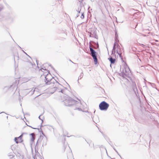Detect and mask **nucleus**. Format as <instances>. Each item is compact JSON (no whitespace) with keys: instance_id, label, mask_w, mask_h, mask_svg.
Here are the masks:
<instances>
[{"instance_id":"nucleus-30","label":"nucleus","mask_w":159,"mask_h":159,"mask_svg":"<svg viewBox=\"0 0 159 159\" xmlns=\"http://www.w3.org/2000/svg\"><path fill=\"white\" fill-rule=\"evenodd\" d=\"M113 149L114 150L117 152V153L120 156V158L122 159L121 157L119 155V154L118 152L116 150L114 147H113Z\"/></svg>"},{"instance_id":"nucleus-31","label":"nucleus","mask_w":159,"mask_h":159,"mask_svg":"<svg viewBox=\"0 0 159 159\" xmlns=\"http://www.w3.org/2000/svg\"><path fill=\"white\" fill-rule=\"evenodd\" d=\"M139 45L140 46L142 47H143V48H145L146 46L145 45H144L143 44H139Z\"/></svg>"},{"instance_id":"nucleus-27","label":"nucleus","mask_w":159,"mask_h":159,"mask_svg":"<svg viewBox=\"0 0 159 159\" xmlns=\"http://www.w3.org/2000/svg\"><path fill=\"white\" fill-rule=\"evenodd\" d=\"M14 61H15V58H17L18 59L19 58V57H18V56H17L16 55H16H14Z\"/></svg>"},{"instance_id":"nucleus-19","label":"nucleus","mask_w":159,"mask_h":159,"mask_svg":"<svg viewBox=\"0 0 159 159\" xmlns=\"http://www.w3.org/2000/svg\"><path fill=\"white\" fill-rule=\"evenodd\" d=\"M94 117H93V122H95V123L97 124L96 122H98L99 121V118H98V116H96V117L97 118V120H95Z\"/></svg>"},{"instance_id":"nucleus-23","label":"nucleus","mask_w":159,"mask_h":159,"mask_svg":"<svg viewBox=\"0 0 159 159\" xmlns=\"http://www.w3.org/2000/svg\"><path fill=\"white\" fill-rule=\"evenodd\" d=\"M116 53L119 55V56L121 58V59H122V57L121 56V54L120 53H119L118 52V50H117V51H116Z\"/></svg>"},{"instance_id":"nucleus-46","label":"nucleus","mask_w":159,"mask_h":159,"mask_svg":"<svg viewBox=\"0 0 159 159\" xmlns=\"http://www.w3.org/2000/svg\"><path fill=\"white\" fill-rule=\"evenodd\" d=\"M8 116H7V118H8Z\"/></svg>"},{"instance_id":"nucleus-21","label":"nucleus","mask_w":159,"mask_h":159,"mask_svg":"<svg viewBox=\"0 0 159 159\" xmlns=\"http://www.w3.org/2000/svg\"><path fill=\"white\" fill-rule=\"evenodd\" d=\"M117 41H115V42L114 44V46H116V45L117 48H119V47H120V46L118 43H117Z\"/></svg>"},{"instance_id":"nucleus-15","label":"nucleus","mask_w":159,"mask_h":159,"mask_svg":"<svg viewBox=\"0 0 159 159\" xmlns=\"http://www.w3.org/2000/svg\"><path fill=\"white\" fill-rule=\"evenodd\" d=\"M3 91L4 92H6L8 91H9V86H5L3 89Z\"/></svg>"},{"instance_id":"nucleus-45","label":"nucleus","mask_w":159,"mask_h":159,"mask_svg":"<svg viewBox=\"0 0 159 159\" xmlns=\"http://www.w3.org/2000/svg\"><path fill=\"white\" fill-rule=\"evenodd\" d=\"M19 101H20V99H19Z\"/></svg>"},{"instance_id":"nucleus-9","label":"nucleus","mask_w":159,"mask_h":159,"mask_svg":"<svg viewBox=\"0 0 159 159\" xmlns=\"http://www.w3.org/2000/svg\"><path fill=\"white\" fill-rule=\"evenodd\" d=\"M90 51L91 52V56L92 57L97 56V53L93 49L90 45L89 46Z\"/></svg>"},{"instance_id":"nucleus-40","label":"nucleus","mask_w":159,"mask_h":159,"mask_svg":"<svg viewBox=\"0 0 159 159\" xmlns=\"http://www.w3.org/2000/svg\"><path fill=\"white\" fill-rule=\"evenodd\" d=\"M25 53L26 54V55H28V56L29 57H30V58H31V57H30V56H29L28 55H27L26 53Z\"/></svg>"},{"instance_id":"nucleus-42","label":"nucleus","mask_w":159,"mask_h":159,"mask_svg":"<svg viewBox=\"0 0 159 159\" xmlns=\"http://www.w3.org/2000/svg\"><path fill=\"white\" fill-rule=\"evenodd\" d=\"M54 93V92H51V93L52 94V93Z\"/></svg>"},{"instance_id":"nucleus-38","label":"nucleus","mask_w":159,"mask_h":159,"mask_svg":"<svg viewBox=\"0 0 159 159\" xmlns=\"http://www.w3.org/2000/svg\"><path fill=\"white\" fill-rule=\"evenodd\" d=\"M69 61H70L71 62H72L73 63H74V62H73L70 59H69Z\"/></svg>"},{"instance_id":"nucleus-16","label":"nucleus","mask_w":159,"mask_h":159,"mask_svg":"<svg viewBox=\"0 0 159 159\" xmlns=\"http://www.w3.org/2000/svg\"><path fill=\"white\" fill-rule=\"evenodd\" d=\"M117 40H118V42L119 40L118 39V35L117 34V33L116 32L115 33V41H117Z\"/></svg>"},{"instance_id":"nucleus-28","label":"nucleus","mask_w":159,"mask_h":159,"mask_svg":"<svg viewBox=\"0 0 159 159\" xmlns=\"http://www.w3.org/2000/svg\"><path fill=\"white\" fill-rule=\"evenodd\" d=\"M133 89L134 91H135V90H137V89L136 86H135V87H134V85H133Z\"/></svg>"},{"instance_id":"nucleus-34","label":"nucleus","mask_w":159,"mask_h":159,"mask_svg":"<svg viewBox=\"0 0 159 159\" xmlns=\"http://www.w3.org/2000/svg\"><path fill=\"white\" fill-rule=\"evenodd\" d=\"M34 134V133H32L30 134V135H31V136H33V135Z\"/></svg>"},{"instance_id":"nucleus-25","label":"nucleus","mask_w":159,"mask_h":159,"mask_svg":"<svg viewBox=\"0 0 159 159\" xmlns=\"http://www.w3.org/2000/svg\"><path fill=\"white\" fill-rule=\"evenodd\" d=\"M3 8V5L1 4H0V11H1L2 10Z\"/></svg>"},{"instance_id":"nucleus-12","label":"nucleus","mask_w":159,"mask_h":159,"mask_svg":"<svg viewBox=\"0 0 159 159\" xmlns=\"http://www.w3.org/2000/svg\"><path fill=\"white\" fill-rule=\"evenodd\" d=\"M108 59L111 62V64L114 63L116 61V59L115 58H113L112 57H110Z\"/></svg>"},{"instance_id":"nucleus-26","label":"nucleus","mask_w":159,"mask_h":159,"mask_svg":"<svg viewBox=\"0 0 159 159\" xmlns=\"http://www.w3.org/2000/svg\"><path fill=\"white\" fill-rule=\"evenodd\" d=\"M41 116V115H40V116H39V119L41 120H42V123H41V127L42 126V123L43 122V120H42V119H41V118H40V116Z\"/></svg>"},{"instance_id":"nucleus-32","label":"nucleus","mask_w":159,"mask_h":159,"mask_svg":"<svg viewBox=\"0 0 159 159\" xmlns=\"http://www.w3.org/2000/svg\"><path fill=\"white\" fill-rule=\"evenodd\" d=\"M24 133H23L21 134L20 136H19V137H20V138H21L22 139V137H23V134H24Z\"/></svg>"},{"instance_id":"nucleus-36","label":"nucleus","mask_w":159,"mask_h":159,"mask_svg":"<svg viewBox=\"0 0 159 159\" xmlns=\"http://www.w3.org/2000/svg\"><path fill=\"white\" fill-rule=\"evenodd\" d=\"M50 66H51V67L54 70V71H56V70H55V69H54V68L52 67V66L50 65H49Z\"/></svg>"},{"instance_id":"nucleus-10","label":"nucleus","mask_w":159,"mask_h":159,"mask_svg":"<svg viewBox=\"0 0 159 159\" xmlns=\"http://www.w3.org/2000/svg\"><path fill=\"white\" fill-rule=\"evenodd\" d=\"M15 141L16 143H21L23 141V140L20 137H15Z\"/></svg>"},{"instance_id":"nucleus-2","label":"nucleus","mask_w":159,"mask_h":159,"mask_svg":"<svg viewBox=\"0 0 159 159\" xmlns=\"http://www.w3.org/2000/svg\"><path fill=\"white\" fill-rule=\"evenodd\" d=\"M54 84L55 85V86L54 87L52 88V89L55 92H61L63 94L65 93V91L66 89V88L64 87L57 81Z\"/></svg>"},{"instance_id":"nucleus-43","label":"nucleus","mask_w":159,"mask_h":159,"mask_svg":"<svg viewBox=\"0 0 159 159\" xmlns=\"http://www.w3.org/2000/svg\"><path fill=\"white\" fill-rule=\"evenodd\" d=\"M4 113V112H2L0 113Z\"/></svg>"},{"instance_id":"nucleus-6","label":"nucleus","mask_w":159,"mask_h":159,"mask_svg":"<svg viewBox=\"0 0 159 159\" xmlns=\"http://www.w3.org/2000/svg\"><path fill=\"white\" fill-rule=\"evenodd\" d=\"M19 80L16 79L15 82H14L12 85L9 86V91L12 92L16 91L17 88V85L19 83Z\"/></svg>"},{"instance_id":"nucleus-13","label":"nucleus","mask_w":159,"mask_h":159,"mask_svg":"<svg viewBox=\"0 0 159 159\" xmlns=\"http://www.w3.org/2000/svg\"><path fill=\"white\" fill-rule=\"evenodd\" d=\"M26 125H27L28 126H29V127H31L32 129H37L39 130V132H40V130H41V133H42V134L44 136H43V137H45V134H44V133H43V131L42 130V129H41V127L40 128V129H39V128L37 129V128H35L33 127H32V126H30L28 125L27 124H26Z\"/></svg>"},{"instance_id":"nucleus-11","label":"nucleus","mask_w":159,"mask_h":159,"mask_svg":"<svg viewBox=\"0 0 159 159\" xmlns=\"http://www.w3.org/2000/svg\"><path fill=\"white\" fill-rule=\"evenodd\" d=\"M31 91V94L32 95L34 92H37L39 91V89L37 88H34L32 89V90L30 91Z\"/></svg>"},{"instance_id":"nucleus-37","label":"nucleus","mask_w":159,"mask_h":159,"mask_svg":"<svg viewBox=\"0 0 159 159\" xmlns=\"http://www.w3.org/2000/svg\"><path fill=\"white\" fill-rule=\"evenodd\" d=\"M34 159H37V158L35 157H34Z\"/></svg>"},{"instance_id":"nucleus-18","label":"nucleus","mask_w":159,"mask_h":159,"mask_svg":"<svg viewBox=\"0 0 159 159\" xmlns=\"http://www.w3.org/2000/svg\"><path fill=\"white\" fill-rule=\"evenodd\" d=\"M83 76V72H81L80 74V76L79 77L78 79V82L79 83V79H81Z\"/></svg>"},{"instance_id":"nucleus-20","label":"nucleus","mask_w":159,"mask_h":159,"mask_svg":"<svg viewBox=\"0 0 159 159\" xmlns=\"http://www.w3.org/2000/svg\"><path fill=\"white\" fill-rule=\"evenodd\" d=\"M80 11H81V9H79V8L78 9V10H76V11H77V14L76 16V18L79 16V13L80 12Z\"/></svg>"},{"instance_id":"nucleus-33","label":"nucleus","mask_w":159,"mask_h":159,"mask_svg":"<svg viewBox=\"0 0 159 159\" xmlns=\"http://www.w3.org/2000/svg\"><path fill=\"white\" fill-rule=\"evenodd\" d=\"M42 69H43L44 70H46V68L45 67L42 68L40 70H41Z\"/></svg>"},{"instance_id":"nucleus-14","label":"nucleus","mask_w":159,"mask_h":159,"mask_svg":"<svg viewBox=\"0 0 159 159\" xmlns=\"http://www.w3.org/2000/svg\"><path fill=\"white\" fill-rule=\"evenodd\" d=\"M93 58V59L94 60V64H97L98 63V59H97V56H94L93 57H92Z\"/></svg>"},{"instance_id":"nucleus-5","label":"nucleus","mask_w":159,"mask_h":159,"mask_svg":"<svg viewBox=\"0 0 159 159\" xmlns=\"http://www.w3.org/2000/svg\"><path fill=\"white\" fill-rule=\"evenodd\" d=\"M109 105L108 103L105 101L101 102L99 104V109L101 111H107Z\"/></svg>"},{"instance_id":"nucleus-1","label":"nucleus","mask_w":159,"mask_h":159,"mask_svg":"<svg viewBox=\"0 0 159 159\" xmlns=\"http://www.w3.org/2000/svg\"><path fill=\"white\" fill-rule=\"evenodd\" d=\"M76 98L78 100V101L69 96H66L64 98V99L62 102L66 106H71L75 105L78 107H76L75 110H78L79 111H84L81 108L82 107V105L80 100L78 98Z\"/></svg>"},{"instance_id":"nucleus-47","label":"nucleus","mask_w":159,"mask_h":159,"mask_svg":"<svg viewBox=\"0 0 159 159\" xmlns=\"http://www.w3.org/2000/svg\"><path fill=\"white\" fill-rule=\"evenodd\" d=\"M40 95V94H39V95L38 96H39Z\"/></svg>"},{"instance_id":"nucleus-41","label":"nucleus","mask_w":159,"mask_h":159,"mask_svg":"<svg viewBox=\"0 0 159 159\" xmlns=\"http://www.w3.org/2000/svg\"><path fill=\"white\" fill-rule=\"evenodd\" d=\"M36 62H37V65H38V62H37V61L36 60Z\"/></svg>"},{"instance_id":"nucleus-29","label":"nucleus","mask_w":159,"mask_h":159,"mask_svg":"<svg viewBox=\"0 0 159 159\" xmlns=\"http://www.w3.org/2000/svg\"><path fill=\"white\" fill-rule=\"evenodd\" d=\"M35 138L34 137V136H31V141L32 142H33L34 141Z\"/></svg>"},{"instance_id":"nucleus-8","label":"nucleus","mask_w":159,"mask_h":159,"mask_svg":"<svg viewBox=\"0 0 159 159\" xmlns=\"http://www.w3.org/2000/svg\"><path fill=\"white\" fill-rule=\"evenodd\" d=\"M89 36L90 37H92L96 39H98V36L97 34V33L96 30H93L91 32Z\"/></svg>"},{"instance_id":"nucleus-7","label":"nucleus","mask_w":159,"mask_h":159,"mask_svg":"<svg viewBox=\"0 0 159 159\" xmlns=\"http://www.w3.org/2000/svg\"><path fill=\"white\" fill-rule=\"evenodd\" d=\"M47 142V138L46 136L43 137V136H40V138L38 139L36 146L39 143H42V146H45L46 145Z\"/></svg>"},{"instance_id":"nucleus-48","label":"nucleus","mask_w":159,"mask_h":159,"mask_svg":"<svg viewBox=\"0 0 159 159\" xmlns=\"http://www.w3.org/2000/svg\"><path fill=\"white\" fill-rule=\"evenodd\" d=\"M111 159H112L111 158Z\"/></svg>"},{"instance_id":"nucleus-24","label":"nucleus","mask_w":159,"mask_h":159,"mask_svg":"<svg viewBox=\"0 0 159 159\" xmlns=\"http://www.w3.org/2000/svg\"><path fill=\"white\" fill-rule=\"evenodd\" d=\"M84 13L83 12L81 13V16L80 17V18L82 19H83L84 18Z\"/></svg>"},{"instance_id":"nucleus-4","label":"nucleus","mask_w":159,"mask_h":159,"mask_svg":"<svg viewBox=\"0 0 159 159\" xmlns=\"http://www.w3.org/2000/svg\"><path fill=\"white\" fill-rule=\"evenodd\" d=\"M120 70L121 71V75L124 77H128L130 78V75L131 73L129 67L126 65L123 68H120Z\"/></svg>"},{"instance_id":"nucleus-35","label":"nucleus","mask_w":159,"mask_h":159,"mask_svg":"<svg viewBox=\"0 0 159 159\" xmlns=\"http://www.w3.org/2000/svg\"><path fill=\"white\" fill-rule=\"evenodd\" d=\"M99 47V45H98V43H97V44L96 45V48H98Z\"/></svg>"},{"instance_id":"nucleus-44","label":"nucleus","mask_w":159,"mask_h":159,"mask_svg":"<svg viewBox=\"0 0 159 159\" xmlns=\"http://www.w3.org/2000/svg\"><path fill=\"white\" fill-rule=\"evenodd\" d=\"M139 60H140V61H141V60H140V59H139Z\"/></svg>"},{"instance_id":"nucleus-17","label":"nucleus","mask_w":159,"mask_h":159,"mask_svg":"<svg viewBox=\"0 0 159 159\" xmlns=\"http://www.w3.org/2000/svg\"><path fill=\"white\" fill-rule=\"evenodd\" d=\"M31 90H32L31 89H26L24 90L25 92V93H31V91H30Z\"/></svg>"},{"instance_id":"nucleus-3","label":"nucleus","mask_w":159,"mask_h":159,"mask_svg":"<svg viewBox=\"0 0 159 159\" xmlns=\"http://www.w3.org/2000/svg\"><path fill=\"white\" fill-rule=\"evenodd\" d=\"M43 75L45 76L44 81L46 84H55V83L57 81L52 76L49 72L47 75L44 74Z\"/></svg>"},{"instance_id":"nucleus-39","label":"nucleus","mask_w":159,"mask_h":159,"mask_svg":"<svg viewBox=\"0 0 159 159\" xmlns=\"http://www.w3.org/2000/svg\"><path fill=\"white\" fill-rule=\"evenodd\" d=\"M84 112H88V111H85Z\"/></svg>"},{"instance_id":"nucleus-22","label":"nucleus","mask_w":159,"mask_h":159,"mask_svg":"<svg viewBox=\"0 0 159 159\" xmlns=\"http://www.w3.org/2000/svg\"><path fill=\"white\" fill-rule=\"evenodd\" d=\"M115 48H116V46H113V49H112V53H113V52H114V54L115 53L116 51L114 50Z\"/></svg>"}]
</instances>
